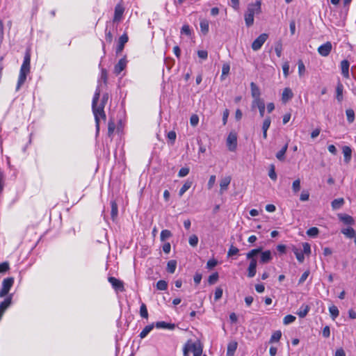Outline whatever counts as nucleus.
<instances>
[{
	"instance_id": "obj_1",
	"label": "nucleus",
	"mask_w": 356,
	"mask_h": 356,
	"mask_svg": "<svg viewBox=\"0 0 356 356\" xmlns=\"http://www.w3.org/2000/svg\"><path fill=\"white\" fill-rule=\"evenodd\" d=\"M261 2L256 1L254 3H250L248 6L247 11L245 14V22L248 27L251 26L254 24V16L255 14L261 13Z\"/></svg>"
},
{
	"instance_id": "obj_2",
	"label": "nucleus",
	"mask_w": 356,
	"mask_h": 356,
	"mask_svg": "<svg viewBox=\"0 0 356 356\" xmlns=\"http://www.w3.org/2000/svg\"><path fill=\"white\" fill-rule=\"evenodd\" d=\"M31 58L29 54H26L24 58L23 63L21 66L19 75L17 81L16 90H19L26 79V76L30 71Z\"/></svg>"
},
{
	"instance_id": "obj_3",
	"label": "nucleus",
	"mask_w": 356,
	"mask_h": 356,
	"mask_svg": "<svg viewBox=\"0 0 356 356\" xmlns=\"http://www.w3.org/2000/svg\"><path fill=\"white\" fill-rule=\"evenodd\" d=\"M108 99V94L105 93L103 95L100 105L99 106H97V110L98 112L93 113L95 120V126L97 131L98 132L99 130V118L101 117L102 119L106 120V114L104 112V107Z\"/></svg>"
},
{
	"instance_id": "obj_4",
	"label": "nucleus",
	"mask_w": 356,
	"mask_h": 356,
	"mask_svg": "<svg viewBox=\"0 0 356 356\" xmlns=\"http://www.w3.org/2000/svg\"><path fill=\"white\" fill-rule=\"evenodd\" d=\"M14 283L13 277L5 278L2 282V286L0 290V298L8 295Z\"/></svg>"
},
{
	"instance_id": "obj_5",
	"label": "nucleus",
	"mask_w": 356,
	"mask_h": 356,
	"mask_svg": "<svg viewBox=\"0 0 356 356\" xmlns=\"http://www.w3.org/2000/svg\"><path fill=\"white\" fill-rule=\"evenodd\" d=\"M268 34L261 33L252 43V49L254 51L259 50L268 39Z\"/></svg>"
},
{
	"instance_id": "obj_6",
	"label": "nucleus",
	"mask_w": 356,
	"mask_h": 356,
	"mask_svg": "<svg viewBox=\"0 0 356 356\" xmlns=\"http://www.w3.org/2000/svg\"><path fill=\"white\" fill-rule=\"evenodd\" d=\"M227 146L229 151L234 152L237 146V137L235 133L230 132L227 138Z\"/></svg>"
},
{
	"instance_id": "obj_7",
	"label": "nucleus",
	"mask_w": 356,
	"mask_h": 356,
	"mask_svg": "<svg viewBox=\"0 0 356 356\" xmlns=\"http://www.w3.org/2000/svg\"><path fill=\"white\" fill-rule=\"evenodd\" d=\"M252 108H258L260 117L262 118L264 116L266 106L264 101L262 99H254L252 103Z\"/></svg>"
},
{
	"instance_id": "obj_8",
	"label": "nucleus",
	"mask_w": 356,
	"mask_h": 356,
	"mask_svg": "<svg viewBox=\"0 0 356 356\" xmlns=\"http://www.w3.org/2000/svg\"><path fill=\"white\" fill-rule=\"evenodd\" d=\"M332 49V45L330 42H327L318 48V54L322 56H327Z\"/></svg>"
},
{
	"instance_id": "obj_9",
	"label": "nucleus",
	"mask_w": 356,
	"mask_h": 356,
	"mask_svg": "<svg viewBox=\"0 0 356 356\" xmlns=\"http://www.w3.org/2000/svg\"><path fill=\"white\" fill-rule=\"evenodd\" d=\"M108 282L111 283L113 288L115 291H121V292L124 291L123 282L122 281H120V280H118L114 277H109Z\"/></svg>"
},
{
	"instance_id": "obj_10",
	"label": "nucleus",
	"mask_w": 356,
	"mask_h": 356,
	"mask_svg": "<svg viewBox=\"0 0 356 356\" xmlns=\"http://www.w3.org/2000/svg\"><path fill=\"white\" fill-rule=\"evenodd\" d=\"M127 64V60L126 59V57H123L121 59H120L118 63H116L115 65L114 66V73L116 75H119L121 73V72L126 68Z\"/></svg>"
},
{
	"instance_id": "obj_11",
	"label": "nucleus",
	"mask_w": 356,
	"mask_h": 356,
	"mask_svg": "<svg viewBox=\"0 0 356 356\" xmlns=\"http://www.w3.org/2000/svg\"><path fill=\"white\" fill-rule=\"evenodd\" d=\"M124 12V8L120 3L117 4L116 6L115 7L113 22H120Z\"/></svg>"
},
{
	"instance_id": "obj_12",
	"label": "nucleus",
	"mask_w": 356,
	"mask_h": 356,
	"mask_svg": "<svg viewBox=\"0 0 356 356\" xmlns=\"http://www.w3.org/2000/svg\"><path fill=\"white\" fill-rule=\"evenodd\" d=\"M127 41H128V36L126 33L122 35L120 37L118 46L116 47V54H120L123 50V49L124 47V44L127 42Z\"/></svg>"
},
{
	"instance_id": "obj_13",
	"label": "nucleus",
	"mask_w": 356,
	"mask_h": 356,
	"mask_svg": "<svg viewBox=\"0 0 356 356\" xmlns=\"http://www.w3.org/2000/svg\"><path fill=\"white\" fill-rule=\"evenodd\" d=\"M257 259L250 260L249 266L248 268V277L252 278L255 276L257 272Z\"/></svg>"
},
{
	"instance_id": "obj_14",
	"label": "nucleus",
	"mask_w": 356,
	"mask_h": 356,
	"mask_svg": "<svg viewBox=\"0 0 356 356\" xmlns=\"http://www.w3.org/2000/svg\"><path fill=\"white\" fill-rule=\"evenodd\" d=\"M231 177L227 176L221 179L220 182V193L222 194L225 191L227 190V188L231 182Z\"/></svg>"
},
{
	"instance_id": "obj_15",
	"label": "nucleus",
	"mask_w": 356,
	"mask_h": 356,
	"mask_svg": "<svg viewBox=\"0 0 356 356\" xmlns=\"http://www.w3.org/2000/svg\"><path fill=\"white\" fill-rule=\"evenodd\" d=\"M260 253H261V256H260L259 262L261 264H267L272 260L273 257H272L271 252L270 250H266L264 252L261 251V252H260Z\"/></svg>"
},
{
	"instance_id": "obj_16",
	"label": "nucleus",
	"mask_w": 356,
	"mask_h": 356,
	"mask_svg": "<svg viewBox=\"0 0 356 356\" xmlns=\"http://www.w3.org/2000/svg\"><path fill=\"white\" fill-rule=\"evenodd\" d=\"M99 96H100V88H99V86H97L96 88V90H95V92L94 94V96L92 98V109L93 113H95V111L98 112L97 110V102L99 99Z\"/></svg>"
},
{
	"instance_id": "obj_17",
	"label": "nucleus",
	"mask_w": 356,
	"mask_h": 356,
	"mask_svg": "<svg viewBox=\"0 0 356 356\" xmlns=\"http://www.w3.org/2000/svg\"><path fill=\"white\" fill-rule=\"evenodd\" d=\"M293 97V93L291 88H285L282 94V101L284 103L287 102L289 100L292 99Z\"/></svg>"
},
{
	"instance_id": "obj_18",
	"label": "nucleus",
	"mask_w": 356,
	"mask_h": 356,
	"mask_svg": "<svg viewBox=\"0 0 356 356\" xmlns=\"http://www.w3.org/2000/svg\"><path fill=\"white\" fill-rule=\"evenodd\" d=\"M349 66L350 63L347 60H343L341 62V74L346 78L349 76Z\"/></svg>"
},
{
	"instance_id": "obj_19",
	"label": "nucleus",
	"mask_w": 356,
	"mask_h": 356,
	"mask_svg": "<svg viewBox=\"0 0 356 356\" xmlns=\"http://www.w3.org/2000/svg\"><path fill=\"white\" fill-rule=\"evenodd\" d=\"M339 218L346 225H353L355 224L353 218L349 215L341 214L339 215Z\"/></svg>"
},
{
	"instance_id": "obj_20",
	"label": "nucleus",
	"mask_w": 356,
	"mask_h": 356,
	"mask_svg": "<svg viewBox=\"0 0 356 356\" xmlns=\"http://www.w3.org/2000/svg\"><path fill=\"white\" fill-rule=\"evenodd\" d=\"M251 95L254 99H261L260 98V90L259 87L254 83H250Z\"/></svg>"
},
{
	"instance_id": "obj_21",
	"label": "nucleus",
	"mask_w": 356,
	"mask_h": 356,
	"mask_svg": "<svg viewBox=\"0 0 356 356\" xmlns=\"http://www.w3.org/2000/svg\"><path fill=\"white\" fill-rule=\"evenodd\" d=\"M309 310L310 307L308 305H302L296 314L300 318H304L307 315Z\"/></svg>"
},
{
	"instance_id": "obj_22",
	"label": "nucleus",
	"mask_w": 356,
	"mask_h": 356,
	"mask_svg": "<svg viewBox=\"0 0 356 356\" xmlns=\"http://www.w3.org/2000/svg\"><path fill=\"white\" fill-rule=\"evenodd\" d=\"M191 352L193 353V356H202V348L200 344L191 342Z\"/></svg>"
},
{
	"instance_id": "obj_23",
	"label": "nucleus",
	"mask_w": 356,
	"mask_h": 356,
	"mask_svg": "<svg viewBox=\"0 0 356 356\" xmlns=\"http://www.w3.org/2000/svg\"><path fill=\"white\" fill-rule=\"evenodd\" d=\"M262 248H259L256 249L251 250L246 254V257L248 259L252 260V259H257L256 257L261 252Z\"/></svg>"
},
{
	"instance_id": "obj_24",
	"label": "nucleus",
	"mask_w": 356,
	"mask_h": 356,
	"mask_svg": "<svg viewBox=\"0 0 356 356\" xmlns=\"http://www.w3.org/2000/svg\"><path fill=\"white\" fill-rule=\"evenodd\" d=\"M341 232L348 238H353L356 234L355 229L351 227L342 229Z\"/></svg>"
},
{
	"instance_id": "obj_25",
	"label": "nucleus",
	"mask_w": 356,
	"mask_h": 356,
	"mask_svg": "<svg viewBox=\"0 0 356 356\" xmlns=\"http://www.w3.org/2000/svg\"><path fill=\"white\" fill-rule=\"evenodd\" d=\"M237 348V343L236 341H231L227 346V355L234 356V353Z\"/></svg>"
},
{
	"instance_id": "obj_26",
	"label": "nucleus",
	"mask_w": 356,
	"mask_h": 356,
	"mask_svg": "<svg viewBox=\"0 0 356 356\" xmlns=\"http://www.w3.org/2000/svg\"><path fill=\"white\" fill-rule=\"evenodd\" d=\"M343 154L344 156V161L346 163H349L351 159L352 150L350 147L344 146L343 147Z\"/></svg>"
},
{
	"instance_id": "obj_27",
	"label": "nucleus",
	"mask_w": 356,
	"mask_h": 356,
	"mask_svg": "<svg viewBox=\"0 0 356 356\" xmlns=\"http://www.w3.org/2000/svg\"><path fill=\"white\" fill-rule=\"evenodd\" d=\"M155 326L157 328H164V329H169V330H173L175 327V324L168 323L164 321L156 322Z\"/></svg>"
},
{
	"instance_id": "obj_28",
	"label": "nucleus",
	"mask_w": 356,
	"mask_h": 356,
	"mask_svg": "<svg viewBox=\"0 0 356 356\" xmlns=\"http://www.w3.org/2000/svg\"><path fill=\"white\" fill-rule=\"evenodd\" d=\"M200 29L204 35H206L209 32V22L206 19H202L200 23Z\"/></svg>"
},
{
	"instance_id": "obj_29",
	"label": "nucleus",
	"mask_w": 356,
	"mask_h": 356,
	"mask_svg": "<svg viewBox=\"0 0 356 356\" xmlns=\"http://www.w3.org/2000/svg\"><path fill=\"white\" fill-rule=\"evenodd\" d=\"M193 181L188 179L179 191V195L181 197L192 186Z\"/></svg>"
},
{
	"instance_id": "obj_30",
	"label": "nucleus",
	"mask_w": 356,
	"mask_h": 356,
	"mask_svg": "<svg viewBox=\"0 0 356 356\" xmlns=\"http://www.w3.org/2000/svg\"><path fill=\"white\" fill-rule=\"evenodd\" d=\"M292 250H293V253L295 254L297 260L300 263H302L305 260V257H304L303 252L295 246L293 247Z\"/></svg>"
},
{
	"instance_id": "obj_31",
	"label": "nucleus",
	"mask_w": 356,
	"mask_h": 356,
	"mask_svg": "<svg viewBox=\"0 0 356 356\" xmlns=\"http://www.w3.org/2000/svg\"><path fill=\"white\" fill-rule=\"evenodd\" d=\"M288 149V143L285 144V145L276 154V158L280 161H282L284 160L285 157L284 155L287 151Z\"/></svg>"
},
{
	"instance_id": "obj_32",
	"label": "nucleus",
	"mask_w": 356,
	"mask_h": 356,
	"mask_svg": "<svg viewBox=\"0 0 356 356\" xmlns=\"http://www.w3.org/2000/svg\"><path fill=\"white\" fill-rule=\"evenodd\" d=\"M111 218L114 220L116 217L118 216V204L115 202V201H111Z\"/></svg>"
},
{
	"instance_id": "obj_33",
	"label": "nucleus",
	"mask_w": 356,
	"mask_h": 356,
	"mask_svg": "<svg viewBox=\"0 0 356 356\" xmlns=\"http://www.w3.org/2000/svg\"><path fill=\"white\" fill-rule=\"evenodd\" d=\"M154 327V325L153 323L145 326L140 333V337L141 339L145 338L153 330Z\"/></svg>"
},
{
	"instance_id": "obj_34",
	"label": "nucleus",
	"mask_w": 356,
	"mask_h": 356,
	"mask_svg": "<svg viewBox=\"0 0 356 356\" xmlns=\"http://www.w3.org/2000/svg\"><path fill=\"white\" fill-rule=\"evenodd\" d=\"M344 203L343 198L335 199L332 202V207L333 209H340Z\"/></svg>"
},
{
	"instance_id": "obj_35",
	"label": "nucleus",
	"mask_w": 356,
	"mask_h": 356,
	"mask_svg": "<svg viewBox=\"0 0 356 356\" xmlns=\"http://www.w3.org/2000/svg\"><path fill=\"white\" fill-rule=\"evenodd\" d=\"M343 85L341 83H339L336 88L337 99L339 102H341L343 99Z\"/></svg>"
},
{
	"instance_id": "obj_36",
	"label": "nucleus",
	"mask_w": 356,
	"mask_h": 356,
	"mask_svg": "<svg viewBox=\"0 0 356 356\" xmlns=\"http://www.w3.org/2000/svg\"><path fill=\"white\" fill-rule=\"evenodd\" d=\"M177 267V261L175 260H170L167 264V271L170 273H174Z\"/></svg>"
},
{
	"instance_id": "obj_37",
	"label": "nucleus",
	"mask_w": 356,
	"mask_h": 356,
	"mask_svg": "<svg viewBox=\"0 0 356 356\" xmlns=\"http://www.w3.org/2000/svg\"><path fill=\"white\" fill-rule=\"evenodd\" d=\"M172 236L171 232L168 229H163L160 234V239L161 241H165Z\"/></svg>"
},
{
	"instance_id": "obj_38",
	"label": "nucleus",
	"mask_w": 356,
	"mask_h": 356,
	"mask_svg": "<svg viewBox=\"0 0 356 356\" xmlns=\"http://www.w3.org/2000/svg\"><path fill=\"white\" fill-rule=\"evenodd\" d=\"M347 120L349 123H353L355 120V112L352 108L346 111Z\"/></svg>"
},
{
	"instance_id": "obj_39",
	"label": "nucleus",
	"mask_w": 356,
	"mask_h": 356,
	"mask_svg": "<svg viewBox=\"0 0 356 356\" xmlns=\"http://www.w3.org/2000/svg\"><path fill=\"white\" fill-rule=\"evenodd\" d=\"M329 312L333 320H334L339 314V311L338 308L334 305H332L329 307Z\"/></svg>"
},
{
	"instance_id": "obj_40",
	"label": "nucleus",
	"mask_w": 356,
	"mask_h": 356,
	"mask_svg": "<svg viewBox=\"0 0 356 356\" xmlns=\"http://www.w3.org/2000/svg\"><path fill=\"white\" fill-rule=\"evenodd\" d=\"M282 337V332L280 330L275 331L270 339V343L277 342Z\"/></svg>"
},
{
	"instance_id": "obj_41",
	"label": "nucleus",
	"mask_w": 356,
	"mask_h": 356,
	"mask_svg": "<svg viewBox=\"0 0 356 356\" xmlns=\"http://www.w3.org/2000/svg\"><path fill=\"white\" fill-rule=\"evenodd\" d=\"M140 315L142 318H147L148 312L145 303H142L140 307Z\"/></svg>"
},
{
	"instance_id": "obj_42",
	"label": "nucleus",
	"mask_w": 356,
	"mask_h": 356,
	"mask_svg": "<svg viewBox=\"0 0 356 356\" xmlns=\"http://www.w3.org/2000/svg\"><path fill=\"white\" fill-rule=\"evenodd\" d=\"M168 288V283L165 280H159L156 283V289L160 291H165Z\"/></svg>"
},
{
	"instance_id": "obj_43",
	"label": "nucleus",
	"mask_w": 356,
	"mask_h": 356,
	"mask_svg": "<svg viewBox=\"0 0 356 356\" xmlns=\"http://www.w3.org/2000/svg\"><path fill=\"white\" fill-rule=\"evenodd\" d=\"M296 316H294L291 314H289V315H286V316H284V318L283 319V323L286 325L293 323L296 321Z\"/></svg>"
},
{
	"instance_id": "obj_44",
	"label": "nucleus",
	"mask_w": 356,
	"mask_h": 356,
	"mask_svg": "<svg viewBox=\"0 0 356 356\" xmlns=\"http://www.w3.org/2000/svg\"><path fill=\"white\" fill-rule=\"evenodd\" d=\"M319 230L317 227H313L307 229V234L310 237H316L318 234Z\"/></svg>"
},
{
	"instance_id": "obj_45",
	"label": "nucleus",
	"mask_w": 356,
	"mask_h": 356,
	"mask_svg": "<svg viewBox=\"0 0 356 356\" xmlns=\"http://www.w3.org/2000/svg\"><path fill=\"white\" fill-rule=\"evenodd\" d=\"M275 51L279 58L281 57L282 52V44L281 41H278L276 42L275 45Z\"/></svg>"
},
{
	"instance_id": "obj_46",
	"label": "nucleus",
	"mask_w": 356,
	"mask_h": 356,
	"mask_svg": "<svg viewBox=\"0 0 356 356\" xmlns=\"http://www.w3.org/2000/svg\"><path fill=\"white\" fill-rule=\"evenodd\" d=\"M219 275L218 273H214L211 274L208 279V282L209 284H214L218 280Z\"/></svg>"
},
{
	"instance_id": "obj_47",
	"label": "nucleus",
	"mask_w": 356,
	"mask_h": 356,
	"mask_svg": "<svg viewBox=\"0 0 356 356\" xmlns=\"http://www.w3.org/2000/svg\"><path fill=\"white\" fill-rule=\"evenodd\" d=\"M268 176L272 180L275 181L277 179V174L275 172L274 165H270V170L268 172Z\"/></svg>"
},
{
	"instance_id": "obj_48",
	"label": "nucleus",
	"mask_w": 356,
	"mask_h": 356,
	"mask_svg": "<svg viewBox=\"0 0 356 356\" xmlns=\"http://www.w3.org/2000/svg\"><path fill=\"white\" fill-rule=\"evenodd\" d=\"M271 124V119L270 117L268 116L266 117L262 124V130H268Z\"/></svg>"
},
{
	"instance_id": "obj_49",
	"label": "nucleus",
	"mask_w": 356,
	"mask_h": 356,
	"mask_svg": "<svg viewBox=\"0 0 356 356\" xmlns=\"http://www.w3.org/2000/svg\"><path fill=\"white\" fill-rule=\"evenodd\" d=\"M229 70H230V66L229 64L227 63H225L223 64L222 65V75H221V79H223V76H226L229 74Z\"/></svg>"
},
{
	"instance_id": "obj_50",
	"label": "nucleus",
	"mask_w": 356,
	"mask_h": 356,
	"mask_svg": "<svg viewBox=\"0 0 356 356\" xmlns=\"http://www.w3.org/2000/svg\"><path fill=\"white\" fill-rule=\"evenodd\" d=\"M189 172H190L189 168H188V167L181 168L178 172V176L179 177H186V175H188Z\"/></svg>"
},
{
	"instance_id": "obj_51",
	"label": "nucleus",
	"mask_w": 356,
	"mask_h": 356,
	"mask_svg": "<svg viewBox=\"0 0 356 356\" xmlns=\"http://www.w3.org/2000/svg\"><path fill=\"white\" fill-rule=\"evenodd\" d=\"M188 243L191 246L195 247L198 243V237L195 234L191 236L188 240Z\"/></svg>"
},
{
	"instance_id": "obj_52",
	"label": "nucleus",
	"mask_w": 356,
	"mask_h": 356,
	"mask_svg": "<svg viewBox=\"0 0 356 356\" xmlns=\"http://www.w3.org/2000/svg\"><path fill=\"white\" fill-rule=\"evenodd\" d=\"M223 290L221 287L216 288L214 294V299L216 301L222 298Z\"/></svg>"
},
{
	"instance_id": "obj_53",
	"label": "nucleus",
	"mask_w": 356,
	"mask_h": 356,
	"mask_svg": "<svg viewBox=\"0 0 356 356\" xmlns=\"http://www.w3.org/2000/svg\"><path fill=\"white\" fill-rule=\"evenodd\" d=\"M292 189L294 193H297L300 189V179H296L293 182Z\"/></svg>"
},
{
	"instance_id": "obj_54",
	"label": "nucleus",
	"mask_w": 356,
	"mask_h": 356,
	"mask_svg": "<svg viewBox=\"0 0 356 356\" xmlns=\"http://www.w3.org/2000/svg\"><path fill=\"white\" fill-rule=\"evenodd\" d=\"M298 74H299V76H301L304 74V73L305 72V67L303 62L301 60H300L298 61Z\"/></svg>"
},
{
	"instance_id": "obj_55",
	"label": "nucleus",
	"mask_w": 356,
	"mask_h": 356,
	"mask_svg": "<svg viewBox=\"0 0 356 356\" xmlns=\"http://www.w3.org/2000/svg\"><path fill=\"white\" fill-rule=\"evenodd\" d=\"M191 341H188V342L185 344L184 347V356H188V352L191 351Z\"/></svg>"
},
{
	"instance_id": "obj_56",
	"label": "nucleus",
	"mask_w": 356,
	"mask_h": 356,
	"mask_svg": "<svg viewBox=\"0 0 356 356\" xmlns=\"http://www.w3.org/2000/svg\"><path fill=\"white\" fill-rule=\"evenodd\" d=\"M238 252H239V250L238 248H236L234 245H231V247L229 248V249L228 250L227 255L229 257H231V256L237 254L238 253Z\"/></svg>"
},
{
	"instance_id": "obj_57",
	"label": "nucleus",
	"mask_w": 356,
	"mask_h": 356,
	"mask_svg": "<svg viewBox=\"0 0 356 356\" xmlns=\"http://www.w3.org/2000/svg\"><path fill=\"white\" fill-rule=\"evenodd\" d=\"M302 248H303V250H301L303 254H309L310 252H311V247H310V245L308 243H302Z\"/></svg>"
},
{
	"instance_id": "obj_58",
	"label": "nucleus",
	"mask_w": 356,
	"mask_h": 356,
	"mask_svg": "<svg viewBox=\"0 0 356 356\" xmlns=\"http://www.w3.org/2000/svg\"><path fill=\"white\" fill-rule=\"evenodd\" d=\"M199 122V118L197 115H193L190 118V123L193 127L197 125Z\"/></svg>"
},
{
	"instance_id": "obj_59",
	"label": "nucleus",
	"mask_w": 356,
	"mask_h": 356,
	"mask_svg": "<svg viewBox=\"0 0 356 356\" xmlns=\"http://www.w3.org/2000/svg\"><path fill=\"white\" fill-rule=\"evenodd\" d=\"M176 133L174 131H170L168 134V138L170 140L171 144H174L176 140Z\"/></svg>"
},
{
	"instance_id": "obj_60",
	"label": "nucleus",
	"mask_w": 356,
	"mask_h": 356,
	"mask_svg": "<svg viewBox=\"0 0 356 356\" xmlns=\"http://www.w3.org/2000/svg\"><path fill=\"white\" fill-rule=\"evenodd\" d=\"M283 74L285 77H287L289 73V62H285L282 65Z\"/></svg>"
},
{
	"instance_id": "obj_61",
	"label": "nucleus",
	"mask_w": 356,
	"mask_h": 356,
	"mask_svg": "<svg viewBox=\"0 0 356 356\" xmlns=\"http://www.w3.org/2000/svg\"><path fill=\"white\" fill-rule=\"evenodd\" d=\"M309 275V270L304 272L298 280V284H302L307 279Z\"/></svg>"
},
{
	"instance_id": "obj_62",
	"label": "nucleus",
	"mask_w": 356,
	"mask_h": 356,
	"mask_svg": "<svg viewBox=\"0 0 356 356\" xmlns=\"http://www.w3.org/2000/svg\"><path fill=\"white\" fill-rule=\"evenodd\" d=\"M115 128V124L114 122L110 121L108 124V136H111L113 133Z\"/></svg>"
},
{
	"instance_id": "obj_63",
	"label": "nucleus",
	"mask_w": 356,
	"mask_h": 356,
	"mask_svg": "<svg viewBox=\"0 0 356 356\" xmlns=\"http://www.w3.org/2000/svg\"><path fill=\"white\" fill-rule=\"evenodd\" d=\"M9 269V264L8 262H3L0 264V273H5Z\"/></svg>"
},
{
	"instance_id": "obj_64",
	"label": "nucleus",
	"mask_w": 356,
	"mask_h": 356,
	"mask_svg": "<svg viewBox=\"0 0 356 356\" xmlns=\"http://www.w3.org/2000/svg\"><path fill=\"white\" fill-rule=\"evenodd\" d=\"M218 264V261L214 259H209L208 261H207V266L209 269H211L213 268H214Z\"/></svg>"
}]
</instances>
